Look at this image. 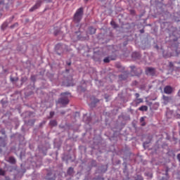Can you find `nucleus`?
I'll use <instances>...</instances> for the list:
<instances>
[{"label":"nucleus","mask_w":180,"mask_h":180,"mask_svg":"<svg viewBox=\"0 0 180 180\" xmlns=\"http://www.w3.org/2000/svg\"><path fill=\"white\" fill-rule=\"evenodd\" d=\"M10 79H11V82H16L17 81H18L19 79L18 77H11Z\"/></svg>","instance_id":"nucleus-14"},{"label":"nucleus","mask_w":180,"mask_h":180,"mask_svg":"<svg viewBox=\"0 0 180 180\" xmlns=\"http://www.w3.org/2000/svg\"><path fill=\"white\" fill-rule=\"evenodd\" d=\"M174 89L171 87V86H166L164 88V92L165 94H167V95H170V94H172V91Z\"/></svg>","instance_id":"nucleus-5"},{"label":"nucleus","mask_w":180,"mask_h":180,"mask_svg":"<svg viewBox=\"0 0 180 180\" xmlns=\"http://www.w3.org/2000/svg\"><path fill=\"white\" fill-rule=\"evenodd\" d=\"M0 175H5V171H4L2 169H0Z\"/></svg>","instance_id":"nucleus-19"},{"label":"nucleus","mask_w":180,"mask_h":180,"mask_svg":"<svg viewBox=\"0 0 180 180\" xmlns=\"http://www.w3.org/2000/svg\"><path fill=\"white\" fill-rule=\"evenodd\" d=\"M141 70L139 69V74H141Z\"/></svg>","instance_id":"nucleus-33"},{"label":"nucleus","mask_w":180,"mask_h":180,"mask_svg":"<svg viewBox=\"0 0 180 180\" xmlns=\"http://www.w3.org/2000/svg\"><path fill=\"white\" fill-rule=\"evenodd\" d=\"M49 124H50L51 126H53V127L57 126V121H56V120H51V121H50Z\"/></svg>","instance_id":"nucleus-13"},{"label":"nucleus","mask_w":180,"mask_h":180,"mask_svg":"<svg viewBox=\"0 0 180 180\" xmlns=\"http://www.w3.org/2000/svg\"><path fill=\"white\" fill-rule=\"evenodd\" d=\"M55 36H57L58 34V32H54Z\"/></svg>","instance_id":"nucleus-28"},{"label":"nucleus","mask_w":180,"mask_h":180,"mask_svg":"<svg viewBox=\"0 0 180 180\" xmlns=\"http://www.w3.org/2000/svg\"><path fill=\"white\" fill-rule=\"evenodd\" d=\"M43 2H46V4H50V2H51V0H37L35 5L33 6L30 9V12H34V11H36V9H39V8L41 6V4H43Z\"/></svg>","instance_id":"nucleus-3"},{"label":"nucleus","mask_w":180,"mask_h":180,"mask_svg":"<svg viewBox=\"0 0 180 180\" xmlns=\"http://www.w3.org/2000/svg\"><path fill=\"white\" fill-rule=\"evenodd\" d=\"M1 4H2V1L0 2V5H1Z\"/></svg>","instance_id":"nucleus-37"},{"label":"nucleus","mask_w":180,"mask_h":180,"mask_svg":"<svg viewBox=\"0 0 180 180\" xmlns=\"http://www.w3.org/2000/svg\"><path fill=\"white\" fill-rule=\"evenodd\" d=\"M31 79H32V81H34V76H32Z\"/></svg>","instance_id":"nucleus-25"},{"label":"nucleus","mask_w":180,"mask_h":180,"mask_svg":"<svg viewBox=\"0 0 180 180\" xmlns=\"http://www.w3.org/2000/svg\"><path fill=\"white\" fill-rule=\"evenodd\" d=\"M131 74H134V75H139V74H140L134 72L136 71V66H131Z\"/></svg>","instance_id":"nucleus-10"},{"label":"nucleus","mask_w":180,"mask_h":180,"mask_svg":"<svg viewBox=\"0 0 180 180\" xmlns=\"http://www.w3.org/2000/svg\"><path fill=\"white\" fill-rule=\"evenodd\" d=\"M89 34H95L96 33V30L92 27H89Z\"/></svg>","instance_id":"nucleus-8"},{"label":"nucleus","mask_w":180,"mask_h":180,"mask_svg":"<svg viewBox=\"0 0 180 180\" xmlns=\"http://www.w3.org/2000/svg\"><path fill=\"white\" fill-rule=\"evenodd\" d=\"M145 72L146 75H154L155 69L154 68H146Z\"/></svg>","instance_id":"nucleus-4"},{"label":"nucleus","mask_w":180,"mask_h":180,"mask_svg":"<svg viewBox=\"0 0 180 180\" xmlns=\"http://www.w3.org/2000/svg\"><path fill=\"white\" fill-rule=\"evenodd\" d=\"M177 160L180 162V153L177 155Z\"/></svg>","instance_id":"nucleus-23"},{"label":"nucleus","mask_w":180,"mask_h":180,"mask_svg":"<svg viewBox=\"0 0 180 180\" xmlns=\"http://www.w3.org/2000/svg\"><path fill=\"white\" fill-rule=\"evenodd\" d=\"M135 96H136V98H139L140 94L139 93H136V94H135Z\"/></svg>","instance_id":"nucleus-22"},{"label":"nucleus","mask_w":180,"mask_h":180,"mask_svg":"<svg viewBox=\"0 0 180 180\" xmlns=\"http://www.w3.org/2000/svg\"><path fill=\"white\" fill-rule=\"evenodd\" d=\"M163 99L165 101H166L167 103H168V102H169V97H168V96H164Z\"/></svg>","instance_id":"nucleus-17"},{"label":"nucleus","mask_w":180,"mask_h":180,"mask_svg":"<svg viewBox=\"0 0 180 180\" xmlns=\"http://www.w3.org/2000/svg\"><path fill=\"white\" fill-rule=\"evenodd\" d=\"M110 60H116V56H114V58H112V56H108L104 58L103 62L104 63H110Z\"/></svg>","instance_id":"nucleus-6"},{"label":"nucleus","mask_w":180,"mask_h":180,"mask_svg":"<svg viewBox=\"0 0 180 180\" xmlns=\"http://www.w3.org/2000/svg\"><path fill=\"white\" fill-rule=\"evenodd\" d=\"M176 56H178V54H179V52H178V49L176 50Z\"/></svg>","instance_id":"nucleus-26"},{"label":"nucleus","mask_w":180,"mask_h":180,"mask_svg":"<svg viewBox=\"0 0 180 180\" xmlns=\"http://www.w3.org/2000/svg\"><path fill=\"white\" fill-rule=\"evenodd\" d=\"M120 78H123V75H121L120 76Z\"/></svg>","instance_id":"nucleus-31"},{"label":"nucleus","mask_w":180,"mask_h":180,"mask_svg":"<svg viewBox=\"0 0 180 180\" xmlns=\"http://www.w3.org/2000/svg\"><path fill=\"white\" fill-rule=\"evenodd\" d=\"M110 25L113 26L114 29H116V27H117V25H116V22H115V21H111Z\"/></svg>","instance_id":"nucleus-16"},{"label":"nucleus","mask_w":180,"mask_h":180,"mask_svg":"<svg viewBox=\"0 0 180 180\" xmlns=\"http://www.w3.org/2000/svg\"><path fill=\"white\" fill-rule=\"evenodd\" d=\"M61 98L58 99V103H60L63 106L68 105L70 103V100L68 99V96L71 95L69 92L61 93Z\"/></svg>","instance_id":"nucleus-2"},{"label":"nucleus","mask_w":180,"mask_h":180,"mask_svg":"<svg viewBox=\"0 0 180 180\" xmlns=\"http://www.w3.org/2000/svg\"><path fill=\"white\" fill-rule=\"evenodd\" d=\"M140 32L141 33H144V30H141Z\"/></svg>","instance_id":"nucleus-27"},{"label":"nucleus","mask_w":180,"mask_h":180,"mask_svg":"<svg viewBox=\"0 0 180 180\" xmlns=\"http://www.w3.org/2000/svg\"><path fill=\"white\" fill-rule=\"evenodd\" d=\"M142 126H146V124L145 123L142 124Z\"/></svg>","instance_id":"nucleus-35"},{"label":"nucleus","mask_w":180,"mask_h":180,"mask_svg":"<svg viewBox=\"0 0 180 180\" xmlns=\"http://www.w3.org/2000/svg\"><path fill=\"white\" fill-rule=\"evenodd\" d=\"M141 112H147L148 110V107L147 105H142L139 108Z\"/></svg>","instance_id":"nucleus-7"},{"label":"nucleus","mask_w":180,"mask_h":180,"mask_svg":"<svg viewBox=\"0 0 180 180\" xmlns=\"http://www.w3.org/2000/svg\"><path fill=\"white\" fill-rule=\"evenodd\" d=\"M137 101H138V103H143V98H138Z\"/></svg>","instance_id":"nucleus-20"},{"label":"nucleus","mask_w":180,"mask_h":180,"mask_svg":"<svg viewBox=\"0 0 180 180\" xmlns=\"http://www.w3.org/2000/svg\"><path fill=\"white\" fill-rule=\"evenodd\" d=\"M82 16H84V8L80 7L76 11L73 16V21L75 23H79V22L82 20Z\"/></svg>","instance_id":"nucleus-1"},{"label":"nucleus","mask_w":180,"mask_h":180,"mask_svg":"<svg viewBox=\"0 0 180 180\" xmlns=\"http://www.w3.org/2000/svg\"><path fill=\"white\" fill-rule=\"evenodd\" d=\"M53 116H54V112L51 111L50 112V117H53Z\"/></svg>","instance_id":"nucleus-21"},{"label":"nucleus","mask_w":180,"mask_h":180,"mask_svg":"<svg viewBox=\"0 0 180 180\" xmlns=\"http://www.w3.org/2000/svg\"><path fill=\"white\" fill-rule=\"evenodd\" d=\"M68 65H71V62L67 63Z\"/></svg>","instance_id":"nucleus-30"},{"label":"nucleus","mask_w":180,"mask_h":180,"mask_svg":"<svg viewBox=\"0 0 180 180\" xmlns=\"http://www.w3.org/2000/svg\"><path fill=\"white\" fill-rule=\"evenodd\" d=\"M8 161L11 162V164H15V162H16V160H15V158L13 157H10L8 158Z\"/></svg>","instance_id":"nucleus-11"},{"label":"nucleus","mask_w":180,"mask_h":180,"mask_svg":"<svg viewBox=\"0 0 180 180\" xmlns=\"http://www.w3.org/2000/svg\"><path fill=\"white\" fill-rule=\"evenodd\" d=\"M8 27V23L4 22L2 25H1V29L3 30H5V29H6V27Z\"/></svg>","instance_id":"nucleus-15"},{"label":"nucleus","mask_w":180,"mask_h":180,"mask_svg":"<svg viewBox=\"0 0 180 180\" xmlns=\"http://www.w3.org/2000/svg\"><path fill=\"white\" fill-rule=\"evenodd\" d=\"M26 81H27V77H22L21 79L22 82H26Z\"/></svg>","instance_id":"nucleus-18"},{"label":"nucleus","mask_w":180,"mask_h":180,"mask_svg":"<svg viewBox=\"0 0 180 180\" xmlns=\"http://www.w3.org/2000/svg\"><path fill=\"white\" fill-rule=\"evenodd\" d=\"M88 1H89V0H84L85 2H88Z\"/></svg>","instance_id":"nucleus-36"},{"label":"nucleus","mask_w":180,"mask_h":180,"mask_svg":"<svg viewBox=\"0 0 180 180\" xmlns=\"http://www.w3.org/2000/svg\"><path fill=\"white\" fill-rule=\"evenodd\" d=\"M140 120H141V122H144V117H141V119H140Z\"/></svg>","instance_id":"nucleus-24"},{"label":"nucleus","mask_w":180,"mask_h":180,"mask_svg":"<svg viewBox=\"0 0 180 180\" xmlns=\"http://www.w3.org/2000/svg\"><path fill=\"white\" fill-rule=\"evenodd\" d=\"M164 57H165V58H168V56H165V55H164Z\"/></svg>","instance_id":"nucleus-32"},{"label":"nucleus","mask_w":180,"mask_h":180,"mask_svg":"<svg viewBox=\"0 0 180 180\" xmlns=\"http://www.w3.org/2000/svg\"><path fill=\"white\" fill-rule=\"evenodd\" d=\"M74 172V168L70 167L68 170V175H72V173Z\"/></svg>","instance_id":"nucleus-12"},{"label":"nucleus","mask_w":180,"mask_h":180,"mask_svg":"<svg viewBox=\"0 0 180 180\" xmlns=\"http://www.w3.org/2000/svg\"><path fill=\"white\" fill-rule=\"evenodd\" d=\"M132 58H140V53L139 52H134L132 53Z\"/></svg>","instance_id":"nucleus-9"},{"label":"nucleus","mask_w":180,"mask_h":180,"mask_svg":"<svg viewBox=\"0 0 180 180\" xmlns=\"http://www.w3.org/2000/svg\"><path fill=\"white\" fill-rule=\"evenodd\" d=\"M139 180H143V177H141V176H139Z\"/></svg>","instance_id":"nucleus-29"},{"label":"nucleus","mask_w":180,"mask_h":180,"mask_svg":"<svg viewBox=\"0 0 180 180\" xmlns=\"http://www.w3.org/2000/svg\"><path fill=\"white\" fill-rule=\"evenodd\" d=\"M64 113H65V112H61L62 115H64Z\"/></svg>","instance_id":"nucleus-34"}]
</instances>
